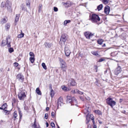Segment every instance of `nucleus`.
Listing matches in <instances>:
<instances>
[{
  "instance_id": "412c9836",
  "label": "nucleus",
  "mask_w": 128,
  "mask_h": 128,
  "mask_svg": "<svg viewBox=\"0 0 128 128\" xmlns=\"http://www.w3.org/2000/svg\"><path fill=\"white\" fill-rule=\"evenodd\" d=\"M32 126L34 128H41L39 126L37 127V125L36 124V119H35L34 124L32 125Z\"/></svg>"
},
{
  "instance_id": "5701e85b",
  "label": "nucleus",
  "mask_w": 128,
  "mask_h": 128,
  "mask_svg": "<svg viewBox=\"0 0 128 128\" xmlns=\"http://www.w3.org/2000/svg\"><path fill=\"white\" fill-rule=\"evenodd\" d=\"M36 92L39 95H41L42 93L38 88H37L36 90Z\"/></svg>"
},
{
  "instance_id": "bf43d9fd",
  "label": "nucleus",
  "mask_w": 128,
  "mask_h": 128,
  "mask_svg": "<svg viewBox=\"0 0 128 128\" xmlns=\"http://www.w3.org/2000/svg\"><path fill=\"white\" fill-rule=\"evenodd\" d=\"M98 122L100 124H102V122L100 120H98Z\"/></svg>"
},
{
  "instance_id": "69168bd1",
  "label": "nucleus",
  "mask_w": 128,
  "mask_h": 128,
  "mask_svg": "<svg viewBox=\"0 0 128 128\" xmlns=\"http://www.w3.org/2000/svg\"><path fill=\"white\" fill-rule=\"evenodd\" d=\"M0 110H3V108H2V107H0Z\"/></svg>"
},
{
  "instance_id": "e2e57ef3",
  "label": "nucleus",
  "mask_w": 128,
  "mask_h": 128,
  "mask_svg": "<svg viewBox=\"0 0 128 128\" xmlns=\"http://www.w3.org/2000/svg\"><path fill=\"white\" fill-rule=\"evenodd\" d=\"M106 46V44H104L102 46V47H104V46Z\"/></svg>"
},
{
  "instance_id": "423d86ee",
  "label": "nucleus",
  "mask_w": 128,
  "mask_h": 128,
  "mask_svg": "<svg viewBox=\"0 0 128 128\" xmlns=\"http://www.w3.org/2000/svg\"><path fill=\"white\" fill-rule=\"evenodd\" d=\"M18 96L20 100H23L26 96L25 92L24 91H20L18 95Z\"/></svg>"
},
{
  "instance_id": "de8ad7c7",
  "label": "nucleus",
  "mask_w": 128,
  "mask_h": 128,
  "mask_svg": "<svg viewBox=\"0 0 128 128\" xmlns=\"http://www.w3.org/2000/svg\"><path fill=\"white\" fill-rule=\"evenodd\" d=\"M54 11L56 12L58 11V9L57 7H54Z\"/></svg>"
},
{
  "instance_id": "c85d7f7f",
  "label": "nucleus",
  "mask_w": 128,
  "mask_h": 128,
  "mask_svg": "<svg viewBox=\"0 0 128 128\" xmlns=\"http://www.w3.org/2000/svg\"><path fill=\"white\" fill-rule=\"evenodd\" d=\"M30 60L32 63H33L34 62L35 59L34 57H30L29 59Z\"/></svg>"
},
{
  "instance_id": "ddd939ff",
  "label": "nucleus",
  "mask_w": 128,
  "mask_h": 128,
  "mask_svg": "<svg viewBox=\"0 0 128 128\" xmlns=\"http://www.w3.org/2000/svg\"><path fill=\"white\" fill-rule=\"evenodd\" d=\"M122 71L121 67L120 66H118L115 70L114 71V74L116 75H118Z\"/></svg>"
},
{
  "instance_id": "dca6fc26",
  "label": "nucleus",
  "mask_w": 128,
  "mask_h": 128,
  "mask_svg": "<svg viewBox=\"0 0 128 128\" xmlns=\"http://www.w3.org/2000/svg\"><path fill=\"white\" fill-rule=\"evenodd\" d=\"M110 11V7L108 6H106L104 8V12L106 14H108Z\"/></svg>"
},
{
  "instance_id": "f3484780",
  "label": "nucleus",
  "mask_w": 128,
  "mask_h": 128,
  "mask_svg": "<svg viewBox=\"0 0 128 128\" xmlns=\"http://www.w3.org/2000/svg\"><path fill=\"white\" fill-rule=\"evenodd\" d=\"M63 102V100L62 97H60L59 98L58 102V107L59 105L61 106Z\"/></svg>"
},
{
  "instance_id": "4be33fe9",
  "label": "nucleus",
  "mask_w": 128,
  "mask_h": 128,
  "mask_svg": "<svg viewBox=\"0 0 128 128\" xmlns=\"http://www.w3.org/2000/svg\"><path fill=\"white\" fill-rule=\"evenodd\" d=\"M118 52H112L110 54V56H112L114 57L116 56L118 54Z\"/></svg>"
},
{
  "instance_id": "58836bf2",
  "label": "nucleus",
  "mask_w": 128,
  "mask_h": 128,
  "mask_svg": "<svg viewBox=\"0 0 128 128\" xmlns=\"http://www.w3.org/2000/svg\"><path fill=\"white\" fill-rule=\"evenodd\" d=\"M72 93L75 94L78 93V90L77 89L72 90Z\"/></svg>"
},
{
  "instance_id": "aec40b11",
  "label": "nucleus",
  "mask_w": 128,
  "mask_h": 128,
  "mask_svg": "<svg viewBox=\"0 0 128 128\" xmlns=\"http://www.w3.org/2000/svg\"><path fill=\"white\" fill-rule=\"evenodd\" d=\"M7 21V19L6 18H3L1 19L0 21V23L2 24L6 23Z\"/></svg>"
},
{
  "instance_id": "79ce46f5",
  "label": "nucleus",
  "mask_w": 128,
  "mask_h": 128,
  "mask_svg": "<svg viewBox=\"0 0 128 128\" xmlns=\"http://www.w3.org/2000/svg\"><path fill=\"white\" fill-rule=\"evenodd\" d=\"M8 51L10 53H11L14 51V49L12 48H10L8 49Z\"/></svg>"
},
{
  "instance_id": "7c9ffc66",
  "label": "nucleus",
  "mask_w": 128,
  "mask_h": 128,
  "mask_svg": "<svg viewBox=\"0 0 128 128\" xmlns=\"http://www.w3.org/2000/svg\"><path fill=\"white\" fill-rule=\"evenodd\" d=\"M103 41V40L102 39H98V43L100 44L101 45Z\"/></svg>"
},
{
  "instance_id": "1a4fd4ad",
  "label": "nucleus",
  "mask_w": 128,
  "mask_h": 128,
  "mask_svg": "<svg viewBox=\"0 0 128 128\" xmlns=\"http://www.w3.org/2000/svg\"><path fill=\"white\" fill-rule=\"evenodd\" d=\"M16 78L20 82H22L24 80V76L21 74H18L16 76Z\"/></svg>"
},
{
  "instance_id": "c9c22d12",
  "label": "nucleus",
  "mask_w": 128,
  "mask_h": 128,
  "mask_svg": "<svg viewBox=\"0 0 128 128\" xmlns=\"http://www.w3.org/2000/svg\"><path fill=\"white\" fill-rule=\"evenodd\" d=\"M42 5L41 4L39 5L38 7V11L39 12H40L42 10Z\"/></svg>"
},
{
  "instance_id": "6e6d98bb",
  "label": "nucleus",
  "mask_w": 128,
  "mask_h": 128,
  "mask_svg": "<svg viewBox=\"0 0 128 128\" xmlns=\"http://www.w3.org/2000/svg\"><path fill=\"white\" fill-rule=\"evenodd\" d=\"M24 108L25 110H27L28 108L27 107H26L25 106H24Z\"/></svg>"
},
{
  "instance_id": "cd10ccee",
  "label": "nucleus",
  "mask_w": 128,
  "mask_h": 128,
  "mask_svg": "<svg viewBox=\"0 0 128 128\" xmlns=\"http://www.w3.org/2000/svg\"><path fill=\"white\" fill-rule=\"evenodd\" d=\"M71 22L70 20H66L64 22V26H66V24L69 23H70Z\"/></svg>"
},
{
  "instance_id": "0e129e2a",
  "label": "nucleus",
  "mask_w": 128,
  "mask_h": 128,
  "mask_svg": "<svg viewBox=\"0 0 128 128\" xmlns=\"http://www.w3.org/2000/svg\"><path fill=\"white\" fill-rule=\"evenodd\" d=\"M94 128H96V125L94 126Z\"/></svg>"
},
{
  "instance_id": "8fccbe9b",
  "label": "nucleus",
  "mask_w": 128,
  "mask_h": 128,
  "mask_svg": "<svg viewBox=\"0 0 128 128\" xmlns=\"http://www.w3.org/2000/svg\"><path fill=\"white\" fill-rule=\"evenodd\" d=\"M104 60L102 58H101L100 59L98 62H102Z\"/></svg>"
},
{
  "instance_id": "37998d69",
  "label": "nucleus",
  "mask_w": 128,
  "mask_h": 128,
  "mask_svg": "<svg viewBox=\"0 0 128 128\" xmlns=\"http://www.w3.org/2000/svg\"><path fill=\"white\" fill-rule=\"evenodd\" d=\"M29 54L31 56H32L31 57H34V54L33 52H30Z\"/></svg>"
},
{
  "instance_id": "c756f323",
  "label": "nucleus",
  "mask_w": 128,
  "mask_h": 128,
  "mask_svg": "<svg viewBox=\"0 0 128 128\" xmlns=\"http://www.w3.org/2000/svg\"><path fill=\"white\" fill-rule=\"evenodd\" d=\"M103 6L102 4H100L98 6L97 9L98 11L101 10Z\"/></svg>"
},
{
  "instance_id": "39448f33",
  "label": "nucleus",
  "mask_w": 128,
  "mask_h": 128,
  "mask_svg": "<svg viewBox=\"0 0 128 128\" xmlns=\"http://www.w3.org/2000/svg\"><path fill=\"white\" fill-rule=\"evenodd\" d=\"M106 100L107 103L112 108L113 107V106H114L116 104V102L113 100L111 98H108Z\"/></svg>"
},
{
  "instance_id": "4d7b16f0",
  "label": "nucleus",
  "mask_w": 128,
  "mask_h": 128,
  "mask_svg": "<svg viewBox=\"0 0 128 128\" xmlns=\"http://www.w3.org/2000/svg\"><path fill=\"white\" fill-rule=\"evenodd\" d=\"M49 107H46V110L47 111H48L49 110Z\"/></svg>"
},
{
  "instance_id": "f257e3e1",
  "label": "nucleus",
  "mask_w": 128,
  "mask_h": 128,
  "mask_svg": "<svg viewBox=\"0 0 128 128\" xmlns=\"http://www.w3.org/2000/svg\"><path fill=\"white\" fill-rule=\"evenodd\" d=\"M66 102L67 103H70L71 106H78V103L76 99L74 97L72 98L70 96H67Z\"/></svg>"
},
{
  "instance_id": "72a5a7b5",
  "label": "nucleus",
  "mask_w": 128,
  "mask_h": 128,
  "mask_svg": "<svg viewBox=\"0 0 128 128\" xmlns=\"http://www.w3.org/2000/svg\"><path fill=\"white\" fill-rule=\"evenodd\" d=\"M18 115L17 114V112H14V113L13 115V117L14 118V120H16V118H16V117Z\"/></svg>"
},
{
  "instance_id": "2eb2a0df",
  "label": "nucleus",
  "mask_w": 128,
  "mask_h": 128,
  "mask_svg": "<svg viewBox=\"0 0 128 128\" xmlns=\"http://www.w3.org/2000/svg\"><path fill=\"white\" fill-rule=\"evenodd\" d=\"M62 4L66 7H68L70 6L71 5V2H62Z\"/></svg>"
},
{
  "instance_id": "9b49d317",
  "label": "nucleus",
  "mask_w": 128,
  "mask_h": 128,
  "mask_svg": "<svg viewBox=\"0 0 128 128\" xmlns=\"http://www.w3.org/2000/svg\"><path fill=\"white\" fill-rule=\"evenodd\" d=\"M68 84L69 86H74L76 85V83L73 79H71L69 80Z\"/></svg>"
},
{
  "instance_id": "473e14b6",
  "label": "nucleus",
  "mask_w": 128,
  "mask_h": 128,
  "mask_svg": "<svg viewBox=\"0 0 128 128\" xmlns=\"http://www.w3.org/2000/svg\"><path fill=\"white\" fill-rule=\"evenodd\" d=\"M7 106V104L5 103L2 106V107L3 108V110H4L6 108Z\"/></svg>"
},
{
  "instance_id": "6ab92c4d",
  "label": "nucleus",
  "mask_w": 128,
  "mask_h": 128,
  "mask_svg": "<svg viewBox=\"0 0 128 128\" xmlns=\"http://www.w3.org/2000/svg\"><path fill=\"white\" fill-rule=\"evenodd\" d=\"M44 45L46 47V48H50L51 47V46L52 45V44L51 43L46 42L44 44Z\"/></svg>"
},
{
  "instance_id": "603ef678",
  "label": "nucleus",
  "mask_w": 128,
  "mask_h": 128,
  "mask_svg": "<svg viewBox=\"0 0 128 128\" xmlns=\"http://www.w3.org/2000/svg\"><path fill=\"white\" fill-rule=\"evenodd\" d=\"M51 114L52 116L54 117L55 115V113L53 112H52Z\"/></svg>"
},
{
  "instance_id": "5fc2aeb1",
  "label": "nucleus",
  "mask_w": 128,
  "mask_h": 128,
  "mask_svg": "<svg viewBox=\"0 0 128 128\" xmlns=\"http://www.w3.org/2000/svg\"><path fill=\"white\" fill-rule=\"evenodd\" d=\"M26 5L29 8L30 7V3L28 2V3H26Z\"/></svg>"
},
{
  "instance_id": "338daca9",
  "label": "nucleus",
  "mask_w": 128,
  "mask_h": 128,
  "mask_svg": "<svg viewBox=\"0 0 128 128\" xmlns=\"http://www.w3.org/2000/svg\"><path fill=\"white\" fill-rule=\"evenodd\" d=\"M10 70V69L9 68H8V71H9Z\"/></svg>"
},
{
  "instance_id": "f704fd0d",
  "label": "nucleus",
  "mask_w": 128,
  "mask_h": 128,
  "mask_svg": "<svg viewBox=\"0 0 128 128\" xmlns=\"http://www.w3.org/2000/svg\"><path fill=\"white\" fill-rule=\"evenodd\" d=\"M95 112L96 114L99 115H101L102 114L101 112L99 110H95Z\"/></svg>"
},
{
  "instance_id": "774afa93",
  "label": "nucleus",
  "mask_w": 128,
  "mask_h": 128,
  "mask_svg": "<svg viewBox=\"0 0 128 128\" xmlns=\"http://www.w3.org/2000/svg\"><path fill=\"white\" fill-rule=\"evenodd\" d=\"M58 128H59V126H58Z\"/></svg>"
},
{
  "instance_id": "3c124183",
  "label": "nucleus",
  "mask_w": 128,
  "mask_h": 128,
  "mask_svg": "<svg viewBox=\"0 0 128 128\" xmlns=\"http://www.w3.org/2000/svg\"><path fill=\"white\" fill-rule=\"evenodd\" d=\"M51 125L52 127H54L55 124L54 123L52 122L51 123Z\"/></svg>"
},
{
  "instance_id": "f8f14e48",
  "label": "nucleus",
  "mask_w": 128,
  "mask_h": 128,
  "mask_svg": "<svg viewBox=\"0 0 128 128\" xmlns=\"http://www.w3.org/2000/svg\"><path fill=\"white\" fill-rule=\"evenodd\" d=\"M64 52L66 56H68L70 55L71 53L70 50L68 49V47L67 46H66L65 47Z\"/></svg>"
},
{
  "instance_id": "7ed1b4c3",
  "label": "nucleus",
  "mask_w": 128,
  "mask_h": 128,
  "mask_svg": "<svg viewBox=\"0 0 128 128\" xmlns=\"http://www.w3.org/2000/svg\"><path fill=\"white\" fill-rule=\"evenodd\" d=\"M59 60L60 63L61 69L63 71H65L66 68V64L64 60L61 58H58Z\"/></svg>"
},
{
  "instance_id": "2f4dec72",
  "label": "nucleus",
  "mask_w": 128,
  "mask_h": 128,
  "mask_svg": "<svg viewBox=\"0 0 128 128\" xmlns=\"http://www.w3.org/2000/svg\"><path fill=\"white\" fill-rule=\"evenodd\" d=\"M24 36V34L22 32L21 34H18V37L19 38H21L23 37Z\"/></svg>"
},
{
  "instance_id": "0eeeda50",
  "label": "nucleus",
  "mask_w": 128,
  "mask_h": 128,
  "mask_svg": "<svg viewBox=\"0 0 128 128\" xmlns=\"http://www.w3.org/2000/svg\"><path fill=\"white\" fill-rule=\"evenodd\" d=\"M12 4L11 2L8 0H7L6 2L5 6L7 10L8 11L11 12L12 11V9L11 7Z\"/></svg>"
},
{
  "instance_id": "864d4df0",
  "label": "nucleus",
  "mask_w": 128,
  "mask_h": 128,
  "mask_svg": "<svg viewBox=\"0 0 128 128\" xmlns=\"http://www.w3.org/2000/svg\"><path fill=\"white\" fill-rule=\"evenodd\" d=\"M78 93L79 94H83V92L80 91L79 90H78Z\"/></svg>"
},
{
  "instance_id": "13d9d810",
  "label": "nucleus",
  "mask_w": 128,
  "mask_h": 128,
  "mask_svg": "<svg viewBox=\"0 0 128 128\" xmlns=\"http://www.w3.org/2000/svg\"><path fill=\"white\" fill-rule=\"evenodd\" d=\"M13 102L14 103L15 102L16 100L14 98H13L12 99Z\"/></svg>"
},
{
  "instance_id": "a18cd8bd",
  "label": "nucleus",
  "mask_w": 128,
  "mask_h": 128,
  "mask_svg": "<svg viewBox=\"0 0 128 128\" xmlns=\"http://www.w3.org/2000/svg\"><path fill=\"white\" fill-rule=\"evenodd\" d=\"M18 65V64L16 62H15L14 64V66L16 67H17Z\"/></svg>"
},
{
  "instance_id": "e433bc0d",
  "label": "nucleus",
  "mask_w": 128,
  "mask_h": 128,
  "mask_svg": "<svg viewBox=\"0 0 128 128\" xmlns=\"http://www.w3.org/2000/svg\"><path fill=\"white\" fill-rule=\"evenodd\" d=\"M42 65L43 68L45 70H46L47 69L46 66L44 63H42Z\"/></svg>"
},
{
  "instance_id": "052dcab7",
  "label": "nucleus",
  "mask_w": 128,
  "mask_h": 128,
  "mask_svg": "<svg viewBox=\"0 0 128 128\" xmlns=\"http://www.w3.org/2000/svg\"><path fill=\"white\" fill-rule=\"evenodd\" d=\"M46 126L47 127H48V123L47 122L46 124Z\"/></svg>"
},
{
  "instance_id": "4c0bfd02",
  "label": "nucleus",
  "mask_w": 128,
  "mask_h": 128,
  "mask_svg": "<svg viewBox=\"0 0 128 128\" xmlns=\"http://www.w3.org/2000/svg\"><path fill=\"white\" fill-rule=\"evenodd\" d=\"M54 92L53 91L52 89H51L50 91V95L51 96L52 98V97L54 96Z\"/></svg>"
},
{
  "instance_id": "6e6552de",
  "label": "nucleus",
  "mask_w": 128,
  "mask_h": 128,
  "mask_svg": "<svg viewBox=\"0 0 128 128\" xmlns=\"http://www.w3.org/2000/svg\"><path fill=\"white\" fill-rule=\"evenodd\" d=\"M86 123L88 124L90 120V119L91 118L92 120H93L94 122V117L93 116L92 114H88V115L86 116Z\"/></svg>"
},
{
  "instance_id": "9d476101",
  "label": "nucleus",
  "mask_w": 128,
  "mask_h": 128,
  "mask_svg": "<svg viewBox=\"0 0 128 128\" xmlns=\"http://www.w3.org/2000/svg\"><path fill=\"white\" fill-rule=\"evenodd\" d=\"M94 34H92L89 32H86L84 33V35L86 38L90 39V37L94 36Z\"/></svg>"
},
{
  "instance_id": "4468645a",
  "label": "nucleus",
  "mask_w": 128,
  "mask_h": 128,
  "mask_svg": "<svg viewBox=\"0 0 128 128\" xmlns=\"http://www.w3.org/2000/svg\"><path fill=\"white\" fill-rule=\"evenodd\" d=\"M6 44L7 45V46L8 47H10L11 46L10 45V43L11 41V40L10 39V36H7L6 38Z\"/></svg>"
},
{
  "instance_id": "bb28decb",
  "label": "nucleus",
  "mask_w": 128,
  "mask_h": 128,
  "mask_svg": "<svg viewBox=\"0 0 128 128\" xmlns=\"http://www.w3.org/2000/svg\"><path fill=\"white\" fill-rule=\"evenodd\" d=\"M21 7L22 8V10L24 11H26V7L25 5L22 4L21 6Z\"/></svg>"
},
{
  "instance_id": "c03bdc74",
  "label": "nucleus",
  "mask_w": 128,
  "mask_h": 128,
  "mask_svg": "<svg viewBox=\"0 0 128 128\" xmlns=\"http://www.w3.org/2000/svg\"><path fill=\"white\" fill-rule=\"evenodd\" d=\"M4 113H5V114L6 115H7L9 114V111L6 110H4Z\"/></svg>"
},
{
  "instance_id": "20e7f679",
  "label": "nucleus",
  "mask_w": 128,
  "mask_h": 128,
  "mask_svg": "<svg viewBox=\"0 0 128 128\" xmlns=\"http://www.w3.org/2000/svg\"><path fill=\"white\" fill-rule=\"evenodd\" d=\"M67 38V37L66 34H62L60 38V44L62 46L64 45Z\"/></svg>"
},
{
  "instance_id": "a19ab883",
  "label": "nucleus",
  "mask_w": 128,
  "mask_h": 128,
  "mask_svg": "<svg viewBox=\"0 0 128 128\" xmlns=\"http://www.w3.org/2000/svg\"><path fill=\"white\" fill-rule=\"evenodd\" d=\"M18 112L19 116H20V118H21L22 116V113L20 109H18Z\"/></svg>"
},
{
  "instance_id": "393cba45",
  "label": "nucleus",
  "mask_w": 128,
  "mask_h": 128,
  "mask_svg": "<svg viewBox=\"0 0 128 128\" xmlns=\"http://www.w3.org/2000/svg\"><path fill=\"white\" fill-rule=\"evenodd\" d=\"M61 88L62 90L65 91H68L69 90V88H67L66 87L64 86H62Z\"/></svg>"
},
{
  "instance_id": "b1692460",
  "label": "nucleus",
  "mask_w": 128,
  "mask_h": 128,
  "mask_svg": "<svg viewBox=\"0 0 128 128\" xmlns=\"http://www.w3.org/2000/svg\"><path fill=\"white\" fill-rule=\"evenodd\" d=\"M10 26V23H7L6 24L5 26V29L6 30H8L9 29Z\"/></svg>"
},
{
  "instance_id": "a211bd4d",
  "label": "nucleus",
  "mask_w": 128,
  "mask_h": 128,
  "mask_svg": "<svg viewBox=\"0 0 128 128\" xmlns=\"http://www.w3.org/2000/svg\"><path fill=\"white\" fill-rule=\"evenodd\" d=\"M20 14H16V15L15 18V25H16L17 24V22L18 21L19 18L20 16Z\"/></svg>"
},
{
  "instance_id": "ea45409f",
  "label": "nucleus",
  "mask_w": 128,
  "mask_h": 128,
  "mask_svg": "<svg viewBox=\"0 0 128 128\" xmlns=\"http://www.w3.org/2000/svg\"><path fill=\"white\" fill-rule=\"evenodd\" d=\"M109 0H103L102 2L104 4H107L109 2Z\"/></svg>"
},
{
  "instance_id": "f03ea898",
  "label": "nucleus",
  "mask_w": 128,
  "mask_h": 128,
  "mask_svg": "<svg viewBox=\"0 0 128 128\" xmlns=\"http://www.w3.org/2000/svg\"><path fill=\"white\" fill-rule=\"evenodd\" d=\"M89 20L92 22H96L100 21V18L98 15L95 14H92L90 15Z\"/></svg>"
},
{
  "instance_id": "a878e982",
  "label": "nucleus",
  "mask_w": 128,
  "mask_h": 128,
  "mask_svg": "<svg viewBox=\"0 0 128 128\" xmlns=\"http://www.w3.org/2000/svg\"><path fill=\"white\" fill-rule=\"evenodd\" d=\"M91 53L93 55L97 56L98 55V52L96 51H93L91 52Z\"/></svg>"
},
{
  "instance_id": "09e8293b",
  "label": "nucleus",
  "mask_w": 128,
  "mask_h": 128,
  "mask_svg": "<svg viewBox=\"0 0 128 128\" xmlns=\"http://www.w3.org/2000/svg\"><path fill=\"white\" fill-rule=\"evenodd\" d=\"M48 114H46L45 115L44 118L46 119H47L48 118Z\"/></svg>"
},
{
  "instance_id": "680f3d73",
  "label": "nucleus",
  "mask_w": 128,
  "mask_h": 128,
  "mask_svg": "<svg viewBox=\"0 0 128 128\" xmlns=\"http://www.w3.org/2000/svg\"><path fill=\"white\" fill-rule=\"evenodd\" d=\"M79 56H82L81 54L80 53H80L79 54Z\"/></svg>"
},
{
  "instance_id": "49530a36",
  "label": "nucleus",
  "mask_w": 128,
  "mask_h": 128,
  "mask_svg": "<svg viewBox=\"0 0 128 128\" xmlns=\"http://www.w3.org/2000/svg\"><path fill=\"white\" fill-rule=\"evenodd\" d=\"M5 2H2L1 4V6L2 7H4L5 6Z\"/></svg>"
}]
</instances>
